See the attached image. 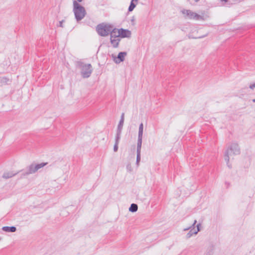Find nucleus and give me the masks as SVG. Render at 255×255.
Wrapping results in <instances>:
<instances>
[{
    "instance_id": "24",
    "label": "nucleus",
    "mask_w": 255,
    "mask_h": 255,
    "mask_svg": "<svg viewBox=\"0 0 255 255\" xmlns=\"http://www.w3.org/2000/svg\"><path fill=\"white\" fill-rule=\"evenodd\" d=\"M135 17L134 16H133L131 19V24L132 25H135Z\"/></svg>"
},
{
    "instance_id": "33",
    "label": "nucleus",
    "mask_w": 255,
    "mask_h": 255,
    "mask_svg": "<svg viewBox=\"0 0 255 255\" xmlns=\"http://www.w3.org/2000/svg\"><path fill=\"white\" fill-rule=\"evenodd\" d=\"M226 184H227V185H229V183H227V182H226Z\"/></svg>"
},
{
    "instance_id": "4",
    "label": "nucleus",
    "mask_w": 255,
    "mask_h": 255,
    "mask_svg": "<svg viewBox=\"0 0 255 255\" xmlns=\"http://www.w3.org/2000/svg\"><path fill=\"white\" fill-rule=\"evenodd\" d=\"M112 28H113V25L102 23L97 26L96 30L98 34L101 36H106L111 32V30Z\"/></svg>"
},
{
    "instance_id": "5",
    "label": "nucleus",
    "mask_w": 255,
    "mask_h": 255,
    "mask_svg": "<svg viewBox=\"0 0 255 255\" xmlns=\"http://www.w3.org/2000/svg\"><path fill=\"white\" fill-rule=\"evenodd\" d=\"M47 164V162H42L39 164H37L36 165L34 164H31L29 166H28L27 168L26 171L21 170V171H23L21 174L22 176H25L28 175L30 174H33L35 173L37 171H38L41 168L43 167Z\"/></svg>"
},
{
    "instance_id": "31",
    "label": "nucleus",
    "mask_w": 255,
    "mask_h": 255,
    "mask_svg": "<svg viewBox=\"0 0 255 255\" xmlns=\"http://www.w3.org/2000/svg\"><path fill=\"white\" fill-rule=\"evenodd\" d=\"M253 102L254 103H255V99H253Z\"/></svg>"
},
{
    "instance_id": "26",
    "label": "nucleus",
    "mask_w": 255,
    "mask_h": 255,
    "mask_svg": "<svg viewBox=\"0 0 255 255\" xmlns=\"http://www.w3.org/2000/svg\"><path fill=\"white\" fill-rule=\"evenodd\" d=\"M249 87L251 89H254L255 88V83L253 84H251Z\"/></svg>"
},
{
    "instance_id": "29",
    "label": "nucleus",
    "mask_w": 255,
    "mask_h": 255,
    "mask_svg": "<svg viewBox=\"0 0 255 255\" xmlns=\"http://www.w3.org/2000/svg\"><path fill=\"white\" fill-rule=\"evenodd\" d=\"M221 1H224L225 2H227L228 0H220Z\"/></svg>"
},
{
    "instance_id": "15",
    "label": "nucleus",
    "mask_w": 255,
    "mask_h": 255,
    "mask_svg": "<svg viewBox=\"0 0 255 255\" xmlns=\"http://www.w3.org/2000/svg\"><path fill=\"white\" fill-rule=\"evenodd\" d=\"M120 39L118 38H110V41L113 47L117 48L118 47Z\"/></svg>"
},
{
    "instance_id": "11",
    "label": "nucleus",
    "mask_w": 255,
    "mask_h": 255,
    "mask_svg": "<svg viewBox=\"0 0 255 255\" xmlns=\"http://www.w3.org/2000/svg\"><path fill=\"white\" fill-rule=\"evenodd\" d=\"M11 82V81L6 77H0V86L3 85H9Z\"/></svg>"
},
{
    "instance_id": "32",
    "label": "nucleus",
    "mask_w": 255,
    "mask_h": 255,
    "mask_svg": "<svg viewBox=\"0 0 255 255\" xmlns=\"http://www.w3.org/2000/svg\"><path fill=\"white\" fill-rule=\"evenodd\" d=\"M195 0V1H196V2H198V1H199L200 0Z\"/></svg>"
},
{
    "instance_id": "8",
    "label": "nucleus",
    "mask_w": 255,
    "mask_h": 255,
    "mask_svg": "<svg viewBox=\"0 0 255 255\" xmlns=\"http://www.w3.org/2000/svg\"><path fill=\"white\" fill-rule=\"evenodd\" d=\"M119 34L118 36H119L121 38H129L130 37L131 33V31L128 29H125L123 28L118 29Z\"/></svg>"
},
{
    "instance_id": "2",
    "label": "nucleus",
    "mask_w": 255,
    "mask_h": 255,
    "mask_svg": "<svg viewBox=\"0 0 255 255\" xmlns=\"http://www.w3.org/2000/svg\"><path fill=\"white\" fill-rule=\"evenodd\" d=\"M73 9L75 19L77 21L81 20L86 15V11L85 8L77 1H73Z\"/></svg>"
},
{
    "instance_id": "23",
    "label": "nucleus",
    "mask_w": 255,
    "mask_h": 255,
    "mask_svg": "<svg viewBox=\"0 0 255 255\" xmlns=\"http://www.w3.org/2000/svg\"><path fill=\"white\" fill-rule=\"evenodd\" d=\"M118 144L119 143L115 142L114 146V151L115 152H116L118 151Z\"/></svg>"
},
{
    "instance_id": "25",
    "label": "nucleus",
    "mask_w": 255,
    "mask_h": 255,
    "mask_svg": "<svg viewBox=\"0 0 255 255\" xmlns=\"http://www.w3.org/2000/svg\"><path fill=\"white\" fill-rule=\"evenodd\" d=\"M64 22V20H62L61 21H60L59 22V24L57 25L58 26H59V27H63V22Z\"/></svg>"
},
{
    "instance_id": "9",
    "label": "nucleus",
    "mask_w": 255,
    "mask_h": 255,
    "mask_svg": "<svg viewBox=\"0 0 255 255\" xmlns=\"http://www.w3.org/2000/svg\"><path fill=\"white\" fill-rule=\"evenodd\" d=\"M181 12L182 14L185 15V18H189V19H192L193 17L194 12L191 10H187V9H183L181 10Z\"/></svg>"
},
{
    "instance_id": "18",
    "label": "nucleus",
    "mask_w": 255,
    "mask_h": 255,
    "mask_svg": "<svg viewBox=\"0 0 255 255\" xmlns=\"http://www.w3.org/2000/svg\"><path fill=\"white\" fill-rule=\"evenodd\" d=\"M138 209V206L137 204L134 203H132L130 205V206L129 208V211L134 213L137 211Z\"/></svg>"
},
{
    "instance_id": "6",
    "label": "nucleus",
    "mask_w": 255,
    "mask_h": 255,
    "mask_svg": "<svg viewBox=\"0 0 255 255\" xmlns=\"http://www.w3.org/2000/svg\"><path fill=\"white\" fill-rule=\"evenodd\" d=\"M196 223H197V221L196 220H195L194 221V223H193V224L191 226H190V227H189L187 229H185L184 230H188L190 229L189 232L187 234V235L186 236V239L190 238L193 235L197 234L200 231V228L201 227V224L200 223L197 225V226H196L197 229L196 230L195 229V224H196Z\"/></svg>"
},
{
    "instance_id": "21",
    "label": "nucleus",
    "mask_w": 255,
    "mask_h": 255,
    "mask_svg": "<svg viewBox=\"0 0 255 255\" xmlns=\"http://www.w3.org/2000/svg\"><path fill=\"white\" fill-rule=\"evenodd\" d=\"M122 131L117 130L116 135L115 137V142L119 143Z\"/></svg>"
},
{
    "instance_id": "28",
    "label": "nucleus",
    "mask_w": 255,
    "mask_h": 255,
    "mask_svg": "<svg viewBox=\"0 0 255 255\" xmlns=\"http://www.w3.org/2000/svg\"><path fill=\"white\" fill-rule=\"evenodd\" d=\"M206 35H203V36H199L198 37H192L193 38H203Z\"/></svg>"
},
{
    "instance_id": "17",
    "label": "nucleus",
    "mask_w": 255,
    "mask_h": 255,
    "mask_svg": "<svg viewBox=\"0 0 255 255\" xmlns=\"http://www.w3.org/2000/svg\"><path fill=\"white\" fill-rule=\"evenodd\" d=\"M142 137H138L137 142V149L136 152H140L141 145H142Z\"/></svg>"
},
{
    "instance_id": "19",
    "label": "nucleus",
    "mask_w": 255,
    "mask_h": 255,
    "mask_svg": "<svg viewBox=\"0 0 255 255\" xmlns=\"http://www.w3.org/2000/svg\"><path fill=\"white\" fill-rule=\"evenodd\" d=\"M143 131V123H141L139 126L138 137L142 138Z\"/></svg>"
},
{
    "instance_id": "13",
    "label": "nucleus",
    "mask_w": 255,
    "mask_h": 255,
    "mask_svg": "<svg viewBox=\"0 0 255 255\" xmlns=\"http://www.w3.org/2000/svg\"><path fill=\"white\" fill-rule=\"evenodd\" d=\"M111 32L110 33L111 37L110 38H118L120 37L119 36H118V34H119V30L116 28H112L111 30Z\"/></svg>"
},
{
    "instance_id": "3",
    "label": "nucleus",
    "mask_w": 255,
    "mask_h": 255,
    "mask_svg": "<svg viewBox=\"0 0 255 255\" xmlns=\"http://www.w3.org/2000/svg\"><path fill=\"white\" fill-rule=\"evenodd\" d=\"M233 152L234 155H239L240 154V148L237 142H232L230 146H229L225 153V160L226 162L227 166L231 168V165L229 164V151Z\"/></svg>"
},
{
    "instance_id": "1",
    "label": "nucleus",
    "mask_w": 255,
    "mask_h": 255,
    "mask_svg": "<svg viewBox=\"0 0 255 255\" xmlns=\"http://www.w3.org/2000/svg\"><path fill=\"white\" fill-rule=\"evenodd\" d=\"M76 66L80 69L81 75L83 78H88L90 77L93 72V68L91 64H85L81 61H79L76 62Z\"/></svg>"
},
{
    "instance_id": "7",
    "label": "nucleus",
    "mask_w": 255,
    "mask_h": 255,
    "mask_svg": "<svg viewBox=\"0 0 255 255\" xmlns=\"http://www.w3.org/2000/svg\"><path fill=\"white\" fill-rule=\"evenodd\" d=\"M127 55V52H120L116 57L114 54L112 55L114 62L116 64H119L125 60V56Z\"/></svg>"
},
{
    "instance_id": "20",
    "label": "nucleus",
    "mask_w": 255,
    "mask_h": 255,
    "mask_svg": "<svg viewBox=\"0 0 255 255\" xmlns=\"http://www.w3.org/2000/svg\"><path fill=\"white\" fill-rule=\"evenodd\" d=\"M192 19L197 20H205V18H204L203 16L199 15V14L196 13V12H194L193 17Z\"/></svg>"
},
{
    "instance_id": "10",
    "label": "nucleus",
    "mask_w": 255,
    "mask_h": 255,
    "mask_svg": "<svg viewBox=\"0 0 255 255\" xmlns=\"http://www.w3.org/2000/svg\"><path fill=\"white\" fill-rule=\"evenodd\" d=\"M124 120H125V113H123L121 115V119H120V122L119 123V124L118 125L117 130L122 131V128L123 127V125H124Z\"/></svg>"
},
{
    "instance_id": "16",
    "label": "nucleus",
    "mask_w": 255,
    "mask_h": 255,
    "mask_svg": "<svg viewBox=\"0 0 255 255\" xmlns=\"http://www.w3.org/2000/svg\"><path fill=\"white\" fill-rule=\"evenodd\" d=\"M20 171H18L17 172L14 173H13L12 172H5V173H3V174L2 175V177L5 179H8V178H11V177L15 176L17 173H18Z\"/></svg>"
},
{
    "instance_id": "30",
    "label": "nucleus",
    "mask_w": 255,
    "mask_h": 255,
    "mask_svg": "<svg viewBox=\"0 0 255 255\" xmlns=\"http://www.w3.org/2000/svg\"><path fill=\"white\" fill-rule=\"evenodd\" d=\"M82 0H76V1H77L79 3V2H81Z\"/></svg>"
},
{
    "instance_id": "12",
    "label": "nucleus",
    "mask_w": 255,
    "mask_h": 255,
    "mask_svg": "<svg viewBox=\"0 0 255 255\" xmlns=\"http://www.w3.org/2000/svg\"><path fill=\"white\" fill-rule=\"evenodd\" d=\"M2 230L6 232L13 233L16 231V228L14 226H4L2 228Z\"/></svg>"
},
{
    "instance_id": "27",
    "label": "nucleus",
    "mask_w": 255,
    "mask_h": 255,
    "mask_svg": "<svg viewBox=\"0 0 255 255\" xmlns=\"http://www.w3.org/2000/svg\"><path fill=\"white\" fill-rule=\"evenodd\" d=\"M212 250L211 251H210L206 255H212Z\"/></svg>"
},
{
    "instance_id": "14",
    "label": "nucleus",
    "mask_w": 255,
    "mask_h": 255,
    "mask_svg": "<svg viewBox=\"0 0 255 255\" xmlns=\"http://www.w3.org/2000/svg\"><path fill=\"white\" fill-rule=\"evenodd\" d=\"M138 2V0H131L130 2L129 6L128 8V11H132L136 6Z\"/></svg>"
},
{
    "instance_id": "22",
    "label": "nucleus",
    "mask_w": 255,
    "mask_h": 255,
    "mask_svg": "<svg viewBox=\"0 0 255 255\" xmlns=\"http://www.w3.org/2000/svg\"><path fill=\"white\" fill-rule=\"evenodd\" d=\"M140 161V152H137L136 163L138 164Z\"/></svg>"
}]
</instances>
